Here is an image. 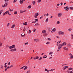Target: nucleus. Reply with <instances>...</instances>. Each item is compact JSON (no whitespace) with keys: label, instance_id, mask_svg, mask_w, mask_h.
I'll use <instances>...</instances> for the list:
<instances>
[{"label":"nucleus","instance_id":"62","mask_svg":"<svg viewBox=\"0 0 73 73\" xmlns=\"http://www.w3.org/2000/svg\"><path fill=\"white\" fill-rule=\"evenodd\" d=\"M10 64H11L10 62H9L8 63V65H10Z\"/></svg>","mask_w":73,"mask_h":73},{"label":"nucleus","instance_id":"37","mask_svg":"<svg viewBox=\"0 0 73 73\" xmlns=\"http://www.w3.org/2000/svg\"><path fill=\"white\" fill-rule=\"evenodd\" d=\"M25 12V11H20V13H23V12Z\"/></svg>","mask_w":73,"mask_h":73},{"label":"nucleus","instance_id":"34","mask_svg":"<svg viewBox=\"0 0 73 73\" xmlns=\"http://www.w3.org/2000/svg\"><path fill=\"white\" fill-rule=\"evenodd\" d=\"M66 9H65L66 11H68V10H69V7H67V8H66Z\"/></svg>","mask_w":73,"mask_h":73},{"label":"nucleus","instance_id":"61","mask_svg":"<svg viewBox=\"0 0 73 73\" xmlns=\"http://www.w3.org/2000/svg\"><path fill=\"white\" fill-rule=\"evenodd\" d=\"M9 11H10V12H12V10H11V9L9 8Z\"/></svg>","mask_w":73,"mask_h":73},{"label":"nucleus","instance_id":"24","mask_svg":"<svg viewBox=\"0 0 73 73\" xmlns=\"http://www.w3.org/2000/svg\"><path fill=\"white\" fill-rule=\"evenodd\" d=\"M47 57V56L46 55H44L43 56V58H45Z\"/></svg>","mask_w":73,"mask_h":73},{"label":"nucleus","instance_id":"8","mask_svg":"<svg viewBox=\"0 0 73 73\" xmlns=\"http://www.w3.org/2000/svg\"><path fill=\"white\" fill-rule=\"evenodd\" d=\"M66 42H64L61 45V46H64V45H66Z\"/></svg>","mask_w":73,"mask_h":73},{"label":"nucleus","instance_id":"23","mask_svg":"<svg viewBox=\"0 0 73 73\" xmlns=\"http://www.w3.org/2000/svg\"><path fill=\"white\" fill-rule=\"evenodd\" d=\"M71 39H73V34H71Z\"/></svg>","mask_w":73,"mask_h":73},{"label":"nucleus","instance_id":"49","mask_svg":"<svg viewBox=\"0 0 73 73\" xmlns=\"http://www.w3.org/2000/svg\"><path fill=\"white\" fill-rule=\"evenodd\" d=\"M38 3H40L41 2V0H38Z\"/></svg>","mask_w":73,"mask_h":73},{"label":"nucleus","instance_id":"19","mask_svg":"<svg viewBox=\"0 0 73 73\" xmlns=\"http://www.w3.org/2000/svg\"><path fill=\"white\" fill-rule=\"evenodd\" d=\"M67 46L68 47H69L70 46H71V45L70 44V43H68L67 44Z\"/></svg>","mask_w":73,"mask_h":73},{"label":"nucleus","instance_id":"41","mask_svg":"<svg viewBox=\"0 0 73 73\" xmlns=\"http://www.w3.org/2000/svg\"><path fill=\"white\" fill-rule=\"evenodd\" d=\"M70 59H72V58H73V55L70 56Z\"/></svg>","mask_w":73,"mask_h":73},{"label":"nucleus","instance_id":"31","mask_svg":"<svg viewBox=\"0 0 73 73\" xmlns=\"http://www.w3.org/2000/svg\"><path fill=\"white\" fill-rule=\"evenodd\" d=\"M60 21H58L56 23V24H60Z\"/></svg>","mask_w":73,"mask_h":73},{"label":"nucleus","instance_id":"6","mask_svg":"<svg viewBox=\"0 0 73 73\" xmlns=\"http://www.w3.org/2000/svg\"><path fill=\"white\" fill-rule=\"evenodd\" d=\"M68 67H69L68 66H64L63 67V70H65L66 69H67V68H68Z\"/></svg>","mask_w":73,"mask_h":73},{"label":"nucleus","instance_id":"60","mask_svg":"<svg viewBox=\"0 0 73 73\" xmlns=\"http://www.w3.org/2000/svg\"><path fill=\"white\" fill-rule=\"evenodd\" d=\"M48 70H47V69H45V70H44L45 71H48Z\"/></svg>","mask_w":73,"mask_h":73},{"label":"nucleus","instance_id":"54","mask_svg":"<svg viewBox=\"0 0 73 73\" xmlns=\"http://www.w3.org/2000/svg\"><path fill=\"white\" fill-rule=\"evenodd\" d=\"M48 40H49V41H50V38H48Z\"/></svg>","mask_w":73,"mask_h":73},{"label":"nucleus","instance_id":"35","mask_svg":"<svg viewBox=\"0 0 73 73\" xmlns=\"http://www.w3.org/2000/svg\"><path fill=\"white\" fill-rule=\"evenodd\" d=\"M70 70H67L66 72H68V73H70Z\"/></svg>","mask_w":73,"mask_h":73},{"label":"nucleus","instance_id":"44","mask_svg":"<svg viewBox=\"0 0 73 73\" xmlns=\"http://www.w3.org/2000/svg\"><path fill=\"white\" fill-rule=\"evenodd\" d=\"M25 66H23L22 67V68H21V69H22V68L24 69V68H25Z\"/></svg>","mask_w":73,"mask_h":73},{"label":"nucleus","instance_id":"39","mask_svg":"<svg viewBox=\"0 0 73 73\" xmlns=\"http://www.w3.org/2000/svg\"><path fill=\"white\" fill-rule=\"evenodd\" d=\"M38 25H39V24H38V23H36L35 24V26L36 27V26H37Z\"/></svg>","mask_w":73,"mask_h":73},{"label":"nucleus","instance_id":"12","mask_svg":"<svg viewBox=\"0 0 73 73\" xmlns=\"http://www.w3.org/2000/svg\"><path fill=\"white\" fill-rule=\"evenodd\" d=\"M8 13V11H7L6 12L4 13L3 14V16H4L5 15H6Z\"/></svg>","mask_w":73,"mask_h":73},{"label":"nucleus","instance_id":"14","mask_svg":"<svg viewBox=\"0 0 73 73\" xmlns=\"http://www.w3.org/2000/svg\"><path fill=\"white\" fill-rule=\"evenodd\" d=\"M25 34H24V33H23L21 34V36L22 37H25Z\"/></svg>","mask_w":73,"mask_h":73},{"label":"nucleus","instance_id":"40","mask_svg":"<svg viewBox=\"0 0 73 73\" xmlns=\"http://www.w3.org/2000/svg\"><path fill=\"white\" fill-rule=\"evenodd\" d=\"M28 42L25 43V45H28Z\"/></svg>","mask_w":73,"mask_h":73},{"label":"nucleus","instance_id":"29","mask_svg":"<svg viewBox=\"0 0 73 73\" xmlns=\"http://www.w3.org/2000/svg\"><path fill=\"white\" fill-rule=\"evenodd\" d=\"M69 9H71V10H73V7H69Z\"/></svg>","mask_w":73,"mask_h":73},{"label":"nucleus","instance_id":"7","mask_svg":"<svg viewBox=\"0 0 73 73\" xmlns=\"http://www.w3.org/2000/svg\"><path fill=\"white\" fill-rule=\"evenodd\" d=\"M34 41L35 42H38L39 41V40H38V39H34Z\"/></svg>","mask_w":73,"mask_h":73},{"label":"nucleus","instance_id":"48","mask_svg":"<svg viewBox=\"0 0 73 73\" xmlns=\"http://www.w3.org/2000/svg\"><path fill=\"white\" fill-rule=\"evenodd\" d=\"M10 51L11 52H14L13 49H11L10 50Z\"/></svg>","mask_w":73,"mask_h":73},{"label":"nucleus","instance_id":"58","mask_svg":"<svg viewBox=\"0 0 73 73\" xmlns=\"http://www.w3.org/2000/svg\"><path fill=\"white\" fill-rule=\"evenodd\" d=\"M8 13L9 15H10V16H11V15L9 14V11L8 12Z\"/></svg>","mask_w":73,"mask_h":73},{"label":"nucleus","instance_id":"30","mask_svg":"<svg viewBox=\"0 0 73 73\" xmlns=\"http://www.w3.org/2000/svg\"><path fill=\"white\" fill-rule=\"evenodd\" d=\"M53 52H50L49 53V54H50V55L52 54H53Z\"/></svg>","mask_w":73,"mask_h":73},{"label":"nucleus","instance_id":"18","mask_svg":"<svg viewBox=\"0 0 73 73\" xmlns=\"http://www.w3.org/2000/svg\"><path fill=\"white\" fill-rule=\"evenodd\" d=\"M72 30V29L71 28H69V29H68V32H71Z\"/></svg>","mask_w":73,"mask_h":73},{"label":"nucleus","instance_id":"52","mask_svg":"<svg viewBox=\"0 0 73 73\" xmlns=\"http://www.w3.org/2000/svg\"><path fill=\"white\" fill-rule=\"evenodd\" d=\"M70 73H73V72L72 70L71 71H70Z\"/></svg>","mask_w":73,"mask_h":73},{"label":"nucleus","instance_id":"32","mask_svg":"<svg viewBox=\"0 0 73 73\" xmlns=\"http://www.w3.org/2000/svg\"><path fill=\"white\" fill-rule=\"evenodd\" d=\"M14 14H15V15H16V14H17V11H15L14 12Z\"/></svg>","mask_w":73,"mask_h":73},{"label":"nucleus","instance_id":"26","mask_svg":"<svg viewBox=\"0 0 73 73\" xmlns=\"http://www.w3.org/2000/svg\"><path fill=\"white\" fill-rule=\"evenodd\" d=\"M35 3H36V2H35V1H33V5H35Z\"/></svg>","mask_w":73,"mask_h":73},{"label":"nucleus","instance_id":"36","mask_svg":"<svg viewBox=\"0 0 73 73\" xmlns=\"http://www.w3.org/2000/svg\"><path fill=\"white\" fill-rule=\"evenodd\" d=\"M68 70H73V69H72V68H68Z\"/></svg>","mask_w":73,"mask_h":73},{"label":"nucleus","instance_id":"38","mask_svg":"<svg viewBox=\"0 0 73 73\" xmlns=\"http://www.w3.org/2000/svg\"><path fill=\"white\" fill-rule=\"evenodd\" d=\"M23 29V31H25L26 30V29H25V27H24Z\"/></svg>","mask_w":73,"mask_h":73},{"label":"nucleus","instance_id":"1","mask_svg":"<svg viewBox=\"0 0 73 73\" xmlns=\"http://www.w3.org/2000/svg\"><path fill=\"white\" fill-rule=\"evenodd\" d=\"M58 34L59 35H64V32L61 31L58 32Z\"/></svg>","mask_w":73,"mask_h":73},{"label":"nucleus","instance_id":"28","mask_svg":"<svg viewBox=\"0 0 73 73\" xmlns=\"http://www.w3.org/2000/svg\"><path fill=\"white\" fill-rule=\"evenodd\" d=\"M27 22H25L23 23V25H27Z\"/></svg>","mask_w":73,"mask_h":73},{"label":"nucleus","instance_id":"3","mask_svg":"<svg viewBox=\"0 0 73 73\" xmlns=\"http://www.w3.org/2000/svg\"><path fill=\"white\" fill-rule=\"evenodd\" d=\"M5 4L4 5H2V7L3 8H5V7H7V5H8V3H5Z\"/></svg>","mask_w":73,"mask_h":73},{"label":"nucleus","instance_id":"45","mask_svg":"<svg viewBox=\"0 0 73 73\" xmlns=\"http://www.w3.org/2000/svg\"><path fill=\"white\" fill-rule=\"evenodd\" d=\"M42 60V57H40L39 58V60Z\"/></svg>","mask_w":73,"mask_h":73},{"label":"nucleus","instance_id":"43","mask_svg":"<svg viewBox=\"0 0 73 73\" xmlns=\"http://www.w3.org/2000/svg\"><path fill=\"white\" fill-rule=\"evenodd\" d=\"M13 50L14 52V51H16V50H17L16 49V48H14L13 49Z\"/></svg>","mask_w":73,"mask_h":73},{"label":"nucleus","instance_id":"15","mask_svg":"<svg viewBox=\"0 0 73 73\" xmlns=\"http://www.w3.org/2000/svg\"><path fill=\"white\" fill-rule=\"evenodd\" d=\"M39 58V57L38 56H36L35 57V58H34V60H36L37 59H38Z\"/></svg>","mask_w":73,"mask_h":73},{"label":"nucleus","instance_id":"22","mask_svg":"<svg viewBox=\"0 0 73 73\" xmlns=\"http://www.w3.org/2000/svg\"><path fill=\"white\" fill-rule=\"evenodd\" d=\"M27 68H28V66H26L24 69V70H27Z\"/></svg>","mask_w":73,"mask_h":73},{"label":"nucleus","instance_id":"4","mask_svg":"<svg viewBox=\"0 0 73 73\" xmlns=\"http://www.w3.org/2000/svg\"><path fill=\"white\" fill-rule=\"evenodd\" d=\"M39 14H38V13H36L34 15V17L35 18H37Z\"/></svg>","mask_w":73,"mask_h":73},{"label":"nucleus","instance_id":"33","mask_svg":"<svg viewBox=\"0 0 73 73\" xmlns=\"http://www.w3.org/2000/svg\"><path fill=\"white\" fill-rule=\"evenodd\" d=\"M2 45H3V44H2V43H1V42H0V47H1V46H2Z\"/></svg>","mask_w":73,"mask_h":73},{"label":"nucleus","instance_id":"64","mask_svg":"<svg viewBox=\"0 0 73 73\" xmlns=\"http://www.w3.org/2000/svg\"><path fill=\"white\" fill-rule=\"evenodd\" d=\"M60 5H61L62 6V2L60 3Z\"/></svg>","mask_w":73,"mask_h":73},{"label":"nucleus","instance_id":"50","mask_svg":"<svg viewBox=\"0 0 73 73\" xmlns=\"http://www.w3.org/2000/svg\"><path fill=\"white\" fill-rule=\"evenodd\" d=\"M50 43V42H47V43H46V44H49Z\"/></svg>","mask_w":73,"mask_h":73},{"label":"nucleus","instance_id":"10","mask_svg":"<svg viewBox=\"0 0 73 73\" xmlns=\"http://www.w3.org/2000/svg\"><path fill=\"white\" fill-rule=\"evenodd\" d=\"M61 44H60L59 45V46L58 47V49H60V48H62V46H61Z\"/></svg>","mask_w":73,"mask_h":73},{"label":"nucleus","instance_id":"11","mask_svg":"<svg viewBox=\"0 0 73 73\" xmlns=\"http://www.w3.org/2000/svg\"><path fill=\"white\" fill-rule=\"evenodd\" d=\"M55 31H56V29L54 28V29H52V30L51 31V32L53 33V32H55Z\"/></svg>","mask_w":73,"mask_h":73},{"label":"nucleus","instance_id":"16","mask_svg":"<svg viewBox=\"0 0 73 73\" xmlns=\"http://www.w3.org/2000/svg\"><path fill=\"white\" fill-rule=\"evenodd\" d=\"M45 34L43 35V36L44 37H46V36H48V35L47 33H44Z\"/></svg>","mask_w":73,"mask_h":73},{"label":"nucleus","instance_id":"57","mask_svg":"<svg viewBox=\"0 0 73 73\" xmlns=\"http://www.w3.org/2000/svg\"><path fill=\"white\" fill-rule=\"evenodd\" d=\"M31 31L29 30V33H31Z\"/></svg>","mask_w":73,"mask_h":73},{"label":"nucleus","instance_id":"47","mask_svg":"<svg viewBox=\"0 0 73 73\" xmlns=\"http://www.w3.org/2000/svg\"><path fill=\"white\" fill-rule=\"evenodd\" d=\"M35 21H37H37H38V19H35Z\"/></svg>","mask_w":73,"mask_h":73},{"label":"nucleus","instance_id":"9","mask_svg":"<svg viewBox=\"0 0 73 73\" xmlns=\"http://www.w3.org/2000/svg\"><path fill=\"white\" fill-rule=\"evenodd\" d=\"M46 32V31L45 30H43L42 31V33H45Z\"/></svg>","mask_w":73,"mask_h":73},{"label":"nucleus","instance_id":"17","mask_svg":"<svg viewBox=\"0 0 73 73\" xmlns=\"http://www.w3.org/2000/svg\"><path fill=\"white\" fill-rule=\"evenodd\" d=\"M9 1V0H5V3H8Z\"/></svg>","mask_w":73,"mask_h":73},{"label":"nucleus","instance_id":"42","mask_svg":"<svg viewBox=\"0 0 73 73\" xmlns=\"http://www.w3.org/2000/svg\"><path fill=\"white\" fill-rule=\"evenodd\" d=\"M59 41H58L57 42V44H56V45L57 46H58V44H59Z\"/></svg>","mask_w":73,"mask_h":73},{"label":"nucleus","instance_id":"46","mask_svg":"<svg viewBox=\"0 0 73 73\" xmlns=\"http://www.w3.org/2000/svg\"><path fill=\"white\" fill-rule=\"evenodd\" d=\"M13 65H11L9 67V68H11L12 67H13Z\"/></svg>","mask_w":73,"mask_h":73},{"label":"nucleus","instance_id":"20","mask_svg":"<svg viewBox=\"0 0 73 73\" xmlns=\"http://www.w3.org/2000/svg\"><path fill=\"white\" fill-rule=\"evenodd\" d=\"M15 25H13L11 27V28H15Z\"/></svg>","mask_w":73,"mask_h":73},{"label":"nucleus","instance_id":"59","mask_svg":"<svg viewBox=\"0 0 73 73\" xmlns=\"http://www.w3.org/2000/svg\"><path fill=\"white\" fill-rule=\"evenodd\" d=\"M36 23V21H35L34 22H32V23Z\"/></svg>","mask_w":73,"mask_h":73},{"label":"nucleus","instance_id":"13","mask_svg":"<svg viewBox=\"0 0 73 73\" xmlns=\"http://www.w3.org/2000/svg\"><path fill=\"white\" fill-rule=\"evenodd\" d=\"M23 1L22 0H20V3L21 4H23Z\"/></svg>","mask_w":73,"mask_h":73},{"label":"nucleus","instance_id":"2","mask_svg":"<svg viewBox=\"0 0 73 73\" xmlns=\"http://www.w3.org/2000/svg\"><path fill=\"white\" fill-rule=\"evenodd\" d=\"M15 44H13L11 46H10L9 47V48L10 49H11L12 48H15Z\"/></svg>","mask_w":73,"mask_h":73},{"label":"nucleus","instance_id":"21","mask_svg":"<svg viewBox=\"0 0 73 73\" xmlns=\"http://www.w3.org/2000/svg\"><path fill=\"white\" fill-rule=\"evenodd\" d=\"M7 63H5V66H4L5 68H7Z\"/></svg>","mask_w":73,"mask_h":73},{"label":"nucleus","instance_id":"63","mask_svg":"<svg viewBox=\"0 0 73 73\" xmlns=\"http://www.w3.org/2000/svg\"><path fill=\"white\" fill-rule=\"evenodd\" d=\"M49 71H53V69H51V70H50Z\"/></svg>","mask_w":73,"mask_h":73},{"label":"nucleus","instance_id":"55","mask_svg":"<svg viewBox=\"0 0 73 73\" xmlns=\"http://www.w3.org/2000/svg\"><path fill=\"white\" fill-rule=\"evenodd\" d=\"M68 7V6H67L66 7H64V9H66Z\"/></svg>","mask_w":73,"mask_h":73},{"label":"nucleus","instance_id":"53","mask_svg":"<svg viewBox=\"0 0 73 73\" xmlns=\"http://www.w3.org/2000/svg\"><path fill=\"white\" fill-rule=\"evenodd\" d=\"M59 5H60V4H58L57 5V7H59Z\"/></svg>","mask_w":73,"mask_h":73},{"label":"nucleus","instance_id":"27","mask_svg":"<svg viewBox=\"0 0 73 73\" xmlns=\"http://www.w3.org/2000/svg\"><path fill=\"white\" fill-rule=\"evenodd\" d=\"M28 8H29V9L31 8V5H30L29 6H28L27 7Z\"/></svg>","mask_w":73,"mask_h":73},{"label":"nucleus","instance_id":"56","mask_svg":"<svg viewBox=\"0 0 73 73\" xmlns=\"http://www.w3.org/2000/svg\"><path fill=\"white\" fill-rule=\"evenodd\" d=\"M63 49H65V50H66V48L64 47L63 48Z\"/></svg>","mask_w":73,"mask_h":73},{"label":"nucleus","instance_id":"51","mask_svg":"<svg viewBox=\"0 0 73 73\" xmlns=\"http://www.w3.org/2000/svg\"><path fill=\"white\" fill-rule=\"evenodd\" d=\"M16 1H17V0H14L13 1V3H16Z\"/></svg>","mask_w":73,"mask_h":73},{"label":"nucleus","instance_id":"5","mask_svg":"<svg viewBox=\"0 0 73 73\" xmlns=\"http://www.w3.org/2000/svg\"><path fill=\"white\" fill-rule=\"evenodd\" d=\"M62 16V14L61 13H59L58 14V16L59 17H61Z\"/></svg>","mask_w":73,"mask_h":73},{"label":"nucleus","instance_id":"25","mask_svg":"<svg viewBox=\"0 0 73 73\" xmlns=\"http://www.w3.org/2000/svg\"><path fill=\"white\" fill-rule=\"evenodd\" d=\"M48 20H49V19H48V18H47L45 22H46V23H47V22H48Z\"/></svg>","mask_w":73,"mask_h":73}]
</instances>
